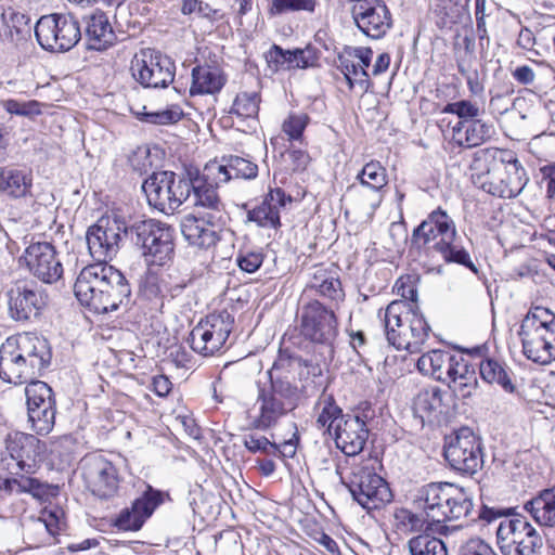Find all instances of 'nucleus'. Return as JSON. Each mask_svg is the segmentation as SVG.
I'll return each instance as SVG.
<instances>
[{"label":"nucleus","instance_id":"nucleus-1","mask_svg":"<svg viewBox=\"0 0 555 555\" xmlns=\"http://www.w3.org/2000/svg\"><path fill=\"white\" fill-rule=\"evenodd\" d=\"M469 177L476 188L501 198L516 197L529 181L519 160L496 147L474 153Z\"/></svg>","mask_w":555,"mask_h":555},{"label":"nucleus","instance_id":"nucleus-2","mask_svg":"<svg viewBox=\"0 0 555 555\" xmlns=\"http://www.w3.org/2000/svg\"><path fill=\"white\" fill-rule=\"evenodd\" d=\"M208 175H203L196 168H188L182 172L169 170L153 172L142 183L150 206L171 215L182 204H194L198 195L212 189Z\"/></svg>","mask_w":555,"mask_h":555},{"label":"nucleus","instance_id":"nucleus-3","mask_svg":"<svg viewBox=\"0 0 555 555\" xmlns=\"http://www.w3.org/2000/svg\"><path fill=\"white\" fill-rule=\"evenodd\" d=\"M51 357L43 337L29 333L9 337L0 346V378L14 385L29 383L50 364Z\"/></svg>","mask_w":555,"mask_h":555},{"label":"nucleus","instance_id":"nucleus-4","mask_svg":"<svg viewBox=\"0 0 555 555\" xmlns=\"http://www.w3.org/2000/svg\"><path fill=\"white\" fill-rule=\"evenodd\" d=\"M413 505L424 511L434 525L467 518L473 511L468 493L449 482H430L416 493Z\"/></svg>","mask_w":555,"mask_h":555},{"label":"nucleus","instance_id":"nucleus-5","mask_svg":"<svg viewBox=\"0 0 555 555\" xmlns=\"http://www.w3.org/2000/svg\"><path fill=\"white\" fill-rule=\"evenodd\" d=\"M386 338L396 349L410 353L421 351L431 328L418 307L405 301H391L383 315Z\"/></svg>","mask_w":555,"mask_h":555},{"label":"nucleus","instance_id":"nucleus-6","mask_svg":"<svg viewBox=\"0 0 555 555\" xmlns=\"http://www.w3.org/2000/svg\"><path fill=\"white\" fill-rule=\"evenodd\" d=\"M206 211L186 215L181 221V233L185 241L197 248L209 249L219 241V229L223 223L224 206L218 192L208 189L192 204Z\"/></svg>","mask_w":555,"mask_h":555},{"label":"nucleus","instance_id":"nucleus-7","mask_svg":"<svg viewBox=\"0 0 555 555\" xmlns=\"http://www.w3.org/2000/svg\"><path fill=\"white\" fill-rule=\"evenodd\" d=\"M518 335L528 360L548 364L555 359V314L550 309L531 308L521 321Z\"/></svg>","mask_w":555,"mask_h":555},{"label":"nucleus","instance_id":"nucleus-8","mask_svg":"<svg viewBox=\"0 0 555 555\" xmlns=\"http://www.w3.org/2000/svg\"><path fill=\"white\" fill-rule=\"evenodd\" d=\"M299 389L293 380L276 378L269 385H258L255 402L256 415L250 418V428L268 430L297 406Z\"/></svg>","mask_w":555,"mask_h":555},{"label":"nucleus","instance_id":"nucleus-9","mask_svg":"<svg viewBox=\"0 0 555 555\" xmlns=\"http://www.w3.org/2000/svg\"><path fill=\"white\" fill-rule=\"evenodd\" d=\"M129 237L149 264L162 267L173 258L175 230L164 222L154 219L135 222L129 228Z\"/></svg>","mask_w":555,"mask_h":555},{"label":"nucleus","instance_id":"nucleus-10","mask_svg":"<svg viewBox=\"0 0 555 555\" xmlns=\"http://www.w3.org/2000/svg\"><path fill=\"white\" fill-rule=\"evenodd\" d=\"M298 320L301 337L313 345L325 348L332 357L338 336V320L334 310L317 299L302 301L298 311Z\"/></svg>","mask_w":555,"mask_h":555},{"label":"nucleus","instance_id":"nucleus-11","mask_svg":"<svg viewBox=\"0 0 555 555\" xmlns=\"http://www.w3.org/2000/svg\"><path fill=\"white\" fill-rule=\"evenodd\" d=\"M496 540L503 555H535L543 546L541 533L522 515L501 520Z\"/></svg>","mask_w":555,"mask_h":555},{"label":"nucleus","instance_id":"nucleus-12","mask_svg":"<svg viewBox=\"0 0 555 555\" xmlns=\"http://www.w3.org/2000/svg\"><path fill=\"white\" fill-rule=\"evenodd\" d=\"M341 481L348 488L352 499L367 512L379 509L392 500L387 481L372 467L356 465L348 481H344L343 478Z\"/></svg>","mask_w":555,"mask_h":555},{"label":"nucleus","instance_id":"nucleus-13","mask_svg":"<svg viewBox=\"0 0 555 555\" xmlns=\"http://www.w3.org/2000/svg\"><path fill=\"white\" fill-rule=\"evenodd\" d=\"M34 30L38 43L48 51H68L81 38L79 23L70 14L43 15L37 21Z\"/></svg>","mask_w":555,"mask_h":555},{"label":"nucleus","instance_id":"nucleus-14","mask_svg":"<svg viewBox=\"0 0 555 555\" xmlns=\"http://www.w3.org/2000/svg\"><path fill=\"white\" fill-rule=\"evenodd\" d=\"M443 455L452 469L472 476L483 466L481 438L462 427L447 440Z\"/></svg>","mask_w":555,"mask_h":555},{"label":"nucleus","instance_id":"nucleus-15","mask_svg":"<svg viewBox=\"0 0 555 555\" xmlns=\"http://www.w3.org/2000/svg\"><path fill=\"white\" fill-rule=\"evenodd\" d=\"M233 324L234 319L227 310L210 313L193 327L188 343L195 352L214 356L224 347Z\"/></svg>","mask_w":555,"mask_h":555},{"label":"nucleus","instance_id":"nucleus-16","mask_svg":"<svg viewBox=\"0 0 555 555\" xmlns=\"http://www.w3.org/2000/svg\"><path fill=\"white\" fill-rule=\"evenodd\" d=\"M348 186V194L361 209L375 211L382 204L384 190L388 184L386 168L378 160L365 164Z\"/></svg>","mask_w":555,"mask_h":555},{"label":"nucleus","instance_id":"nucleus-17","mask_svg":"<svg viewBox=\"0 0 555 555\" xmlns=\"http://www.w3.org/2000/svg\"><path fill=\"white\" fill-rule=\"evenodd\" d=\"M129 236V228L117 218L101 217L86 233L89 253L96 262L112 260L120 248L121 235Z\"/></svg>","mask_w":555,"mask_h":555},{"label":"nucleus","instance_id":"nucleus-18","mask_svg":"<svg viewBox=\"0 0 555 555\" xmlns=\"http://www.w3.org/2000/svg\"><path fill=\"white\" fill-rule=\"evenodd\" d=\"M132 76L144 88H166L173 82V61L154 50H143L131 62Z\"/></svg>","mask_w":555,"mask_h":555},{"label":"nucleus","instance_id":"nucleus-19","mask_svg":"<svg viewBox=\"0 0 555 555\" xmlns=\"http://www.w3.org/2000/svg\"><path fill=\"white\" fill-rule=\"evenodd\" d=\"M10 317L15 321H28L40 315L48 305L49 295L34 281H18L5 294Z\"/></svg>","mask_w":555,"mask_h":555},{"label":"nucleus","instance_id":"nucleus-20","mask_svg":"<svg viewBox=\"0 0 555 555\" xmlns=\"http://www.w3.org/2000/svg\"><path fill=\"white\" fill-rule=\"evenodd\" d=\"M82 477L90 491L101 498L113 496L119 486L116 466L101 454L89 455L82 461Z\"/></svg>","mask_w":555,"mask_h":555},{"label":"nucleus","instance_id":"nucleus-21","mask_svg":"<svg viewBox=\"0 0 555 555\" xmlns=\"http://www.w3.org/2000/svg\"><path fill=\"white\" fill-rule=\"evenodd\" d=\"M23 259L29 273L46 284L57 282L63 275V264L55 247L49 242L30 244Z\"/></svg>","mask_w":555,"mask_h":555},{"label":"nucleus","instance_id":"nucleus-22","mask_svg":"<svg viewBox=\"0 0 555 555\" xmlns=\"http://www.w3.org/2000/svg\"><path fill=\"white\" fill-rule=\"evenodd\" d=\"M113 268L107 262H95L80 271L74 285V293L82 306L93 312L100 309V300L109 274L108 270H113Z\"/></svg>","mask_w":555,"mask_h":555},{"label":"nucleus","instance_id":"nucleus-23","mask_svg":"<svg viewBox=\"0 0 555 555\" xmlns=\"http://www.w3.org/2000/svg\"><path fill=\"white\" fill-rule=\"evenodd\" d=\"M455 230V224L447 211L437 208L413 230L411 242L420 249L435 250L453 236Z\"/></svg>","mask_w":555,"mask_h":555},{"label":"nucleus","instance_id":"nucleus-24","mask_svg":"<svg viewBox=\"0 0 555 555\" xmlns=\"http://www.w3.org/2000/svg\"><path fill=\"white\" fill-rule=\"evenodd\" d=\"M162 503V492L147 486V489L132 502L130 507L120 511L113 524L118 530L138 531Z\"/></svg>","mask_w":555,"mask_h":555},{"label":"nucleus","instance_id":"nucleus-25","mask_svg":"<svg viewBox=\"0 0 555 555\" xmlns=\"http://www.w3.org/2000/svg\"><path fill=\"white\" fill-rule=\"evenodd\" d=\"M352 18L357 27L372 39L384 37L391 27V14L382 1L362 2L353 5Z\"/></svg>","mask_w":555,"mask_h":555},{"label":"nucleus","instance_id":"nucleus-26","mask_svg":"<svg viewBox=\"0 0 555 555\" xmlns=\"http://www.w3.org/2000/svg\"><path fill=\"white\" fill-rule=\"evenodd\" d=\"M223 164H210L204 168L203 175L210 176L209 183L215 192L222 183L231 179H255L258 175V166L249 159L230 155L222 158Z\"/></svg>","mask_w":555,"mask_h":555},{"label":"nucleus","instance_id":"nucleus-27","mask_svg":"<svg viewBox=\"0 0 555 555\" xmlns=\"http://www.w3.org/2000/svg\"><path fill=\"white\" fill-rule=\"evenodd\" d=\"M335 443L347 456L358 455L364 448L369 429L365 422L358 415L347 414L334 431Z\"/></svg>","mask_w":555,"mask_h":555},{"label":"nucleus","instance_id":"nucleus-28","mask_svg":"<svg viewBox=\"0 0 555 555\" xmlns=\"http://www.w3.org/2000/svg\"><path fill=\"white\" fill-rule=\"evenodd\" d=\"M292 203V197L281 188L271 189L261 204L247 211V220L261 228L281 227L280 210Z\"/></svg>","mask_w":555,"mask_h":555},{"label":"nucleus","instance_id":"nucleus-29","mask_svg":"<svg viewBox=\"0 0 555 555\" xmlns=\"http://www.w3.org/2000/svg\"><path fill=\"white\" fill-rule=\"evenodd\" d=\"M7 451L20 470L33 474L37 468L39 440L33 435L15 434L7 440Z\"/></svg>","mask_w":555,"mask_h":555},{"label":"nucleus","instance_id":"nucleus-30","mask_svg":"<svg viewBox=\"0 0 555 555\" xmlns=\"http://www.w3.org/2000/svg\"><path fill=\"white\" fill-rule=\"evenodd\" d=\"M108 279L100 300V309L95 313L115 311L121 305H127L131 297V286L124 273L116 268L108 270Z\"/></svg>","mask_w":555,"mask_h":555},{"label":"nucleus","instance_id":"nucleus-31","mask_svg":"<svg viewBox=\"0 0 555 555\" xmlns=\"http://www.w3.org/2000/svg\"><path fill=\"white\" fill-rule=\"evenodd\" d=\"M302 367L308 370V374H312L314 377H321L322 370L318 364H313L311 361L302 359L300 356L294 354L288 350L281 349L271 370L267 372L269 383L273 384L276 378L292 380L291 374Z\"/></svg>","mask_w":555,"mask_h":555},{"label":"nucleus","instance_id":"nucleus-32","mask_svg":"<svg viewBox=\"0 0 555 555\" xmlns=\"http://www.w3.org/2000/svg\"><path fill=\"white\" fill-rule=\"evenodd\" d=\"M33 173L28 169L5 167L0 170V193L11 199L33 196Z\"/></svg>","mask_w":555,"mask_h":555},{"label":"nucleus","instance_id":"nucleus-33","mask_svg":"<svg viewBox=\"0 0 555 555\" xmlns=\"http://www.w3.org/2000/svg\"><path fill=\"white\" fill-rule=\"evenodd\" d=\"M451 393L439 387H429L418 392L414 399V411L422 420L433 421L449 410Z\"/></svg>","mask_w":555,"mask_h":555},{"label":"nucleus","instance_id":"nucleus-34","mask_svg":"<svg viewBox=\"0 0 555 555\" xmlns=\"http://www.w3.org/2000/svg\"><path fill=\"white\" fill-rule=\"evenodd\" d=\"M266 61L273 72H279L281 69L307 68L312 66L315 60L308 50H285L273 44L266 53Z\"/></svg>","mask_w":555,"mask_h":555},{"label":"nucleus","instance_id":"nucleus-35","mask_svg":"<svg viewBox=\"0 0 555 555\" xmlns=\"http://www.w3.org/2000/svg\"><path fill=\"white\" fill-rule=\"evenodd\" d=\"M86 36L89 49L96 51L105 50L116 39L107 15L100 10L86 17Z\"/></svg>","mask_w":555,"mask_h":555},{"label":"nucleus","instance_id":"nucleus-36","mask_svg":"<svg viewBox=\"0 0 555 555\" xmlns=\"http://www.w3.org/2000/svg\"><path fill=\"white\" fill-rule=\"evenodd\" d=\"M524 508L538 525L555 528V487L539 491Z\"/></svg>","mask_w":555,"mask_h":555},{"label":"nucleus","instance_id":"nucleus-37","mask_svg":"<svg viewBox=\"0 0 555 555\" xmlns=\"http://www.w3.org/2000/svg\"><path fill=\"white\" fill-rule=\"evenodd\" d=\"M227 79L221 70L208 65H197L192 69L191 95L215 94L219 92Z\"/></svg>","mask_w":555,"mask_h":555},{"label":"nucleus","instance_id":"nucleus-38","mask_svg":"<svg viewBox=\"0 0 555 555\" xmlns=\"http://www.w3.org/2000/svg\"><path fill=\"white\" fill-rule=\"evenodd\" d=\"M448 387L457 398L467 399L472 397L478 387L476 366L464 358L456 367V374L450 377Z\"/></svg>","mask_w":555,"mask_h":555},{"label":"nucleus","instance_id":"nucleus-39","mask_svg":"<svg viewBox=\"0 0 555 555\" xmlns=\"http://www.w3.org/2000/svg\"><path fill=\"white\" fill-rule=\"evenodd\" d=\"M464 130V140H459V145L466 147H475L487 140L494 133L493 126L482 121L481 119L461 120L453 127V133L460 134Z\"/></svg>","mask_w":555,"mask_h":555},{"label":"nucleus","instance_id":"nucleus-40","mask_svg":"<svg viewBox=\"0 0 555 555\" xmlns=\"http://www.w3.org/2000/svg\"><path fill=\"white\" fill-rule=\"evenodd\" d=\"M315 408L320 410L317 425L319 428H325L330 435L335 431L336 425H340V422L347 417V414H343L341 408L336 404L333 395L327 393L325 388L320 395Z\"/></svg>","mask_w":555,"mask_h":555},{"label":"nucleus","instance_id":"nucleus-41","mask_svg":"<svg viewBox=\"0 0 555 555\" xmlns=\"http://www.w3.org/2000/svg\"><path fill=\"white\" fill-rule=\"evenodd\" d=\"M435 250L441 255L447 263L461 264L474 274H478V268L472 260L469 253L463 245L462 237L457 235L456 231L453 233V236L440 244Z\"/></svg>","mask_w":555,"mask_h":555},{"label":"nucleus","instance_id":"nucleus-42","mask_svg":"<svg viewBox=\"0 0 555 555\" xmlns=\"http://www.w3.org/2000/svg\"><path fill=\"white\" fill-rule=\"evenodd\" d=\"M393 520L396 530L403 534L426 532L434 529L424 511L416 509V512H413L403 507L398 508L395 511Z\"/></svg>","mask_w":555,"mask_h":555},{"label":"nucleus","instance_id":"nucleus-43","mask_svg":"<svg viewBox=\"0 0 555 555\" xmlns=\"http://www.w3.org/2000/svg\"><path fill=\"white\" fill-rule=\"evenodd\" d=\"M337 69L344 75L350 90L359 87L361 92L365 93L372 88L367 70L357 65L345 51L337 56Z\"/></svg>","mask_w":555,"mask_h":555},{"label":"nucleus","instance_id":"nucleus-44","mask_svg":"<svg viewBox=\"0 0 555 555\" xmlns=\"http://www.w3.org/2000/svg\"><path fill=\"white\" fill-rule=\"evenodd\" d=\"M167 274H158L147 271L141 279L139 285V295L142 299L153 302L155 306H163L167 298Z\"/></svg>","mask_w":555,"mask_h":555},{"label":"nucleus","instance_id":"nucleus-45","mask_svg":"<svg viewBox=\"0 0 555 555\" xmlns=\"http://www.w3.org/2000/svg\"><path fill=\"white\" fill-rule=\"evenodd\" d=\"M468 0H434L433 13L439 27H450L466 13Z\"/></svg>","mask_w":555,"mask_h":555},{"label":"nucleus","instance_id":"nucleus-46","mask_svg":"<svg viewBox=\"0 0 555 555\" xmlns=\"http://www.w3.org/2000/svg\"><path fill=\"white\" fill-rule=\"evenodd\" d=\"M457 72L465 78L472 95H481L485 85L477 68V57L459 56L455 59Z\"/></svg>","mask_w":555,"mask_h":555},{"label":"nucleus","instance_id":"nucleus-47","mask_svg":"<svg viewBox=\"0 0 555 555\" xmlns=\"http://www.w3.org/2000/svg\"><path fill=\"white\" fill-rule=\"evenodd\" d=\"M23 537L29 547H40L53 543V534L47 525L38 518H30L23 525Z\"/></svg>","mask_w":555,"mask_h":555},{"label":"nucleus","instance_id":"nucleus-48","mask_svg":"<svg viewBox=\"0 0 555 555\" xmlns=\"http://www.w3.org/2000/svg\"><path fill=\"white\" fill-rule=\"evenodd\" d=\"M479 373L482 379L489 384L496 383L505 391L513 392L515 387L501 363L493 359H487L479 364Z\"/></svg>","mask_w":555,"mask_h":555},{"label":"nucleus","instance_id":"nucleus-49","mask_svg":"<svg viewBox=\"0 0 555 555\" xmlns=\"http://www.w3.org/2000/svg\"><path fill=\"white\" fill-rule=\"evenodd\" d=\"M408 547L411 555H448L443 541L427 533L412 538Z\"/></svg>","mask_w":555,"mask_h":555},{"label":"nucleus","instance_id":"nucleus-50","mask_svg":"<svg viewBox=\"0 0 555 555\" xmlns=\"http://www.w3.org/2000/svg\"><path fill=\"white\" fill-rule=\"evenodd\" d=\"M28 420L33 429L39 435H47L51 431L55 421V404H42L27 410Z\"/></svg>","mask_w":555,"mask_h":555},{"label":"nucleus","instance_id":"nucleus-51","mask_svg":"<svg viewBox=\"0 0 555 555\" xmlns=\"http://www.w3.org/2000/svg\"><path fill=\"white\" fill-rule=\"evenodd\" d=\"M242 443L245 449L253 454H261L267 457L278 455L280 452V446L274 441L269 440L266 436L258 431L245 433L242 436Z\"/></svg>","mask_w":555,"mask_h":555},{"label":"nucleus","instance_id":"nucleus-52","mask_svg":"<svg viewBox=\"0 0 555 555\" xmlns=\"http://www.w3.org/2000/svg\"><path fill=\"white\" fill-rule=\"evenodd\" d=\"M1 16L9 28L12 40H21L30 37L31 20L27 14L9 10L4 11Z\"/></svg>","mask_w":555,"mask_h":555},{"label":"nucleus","instance_id":"nucleus-53","mask_svg":"<svg viewBox=\"0 0 555 555\" xmlns=\"http://www.w3.org/2000/svg\"><path fill=\"white\" fill-rule=\"evenodd\" d=\"M27 410L44 404H55L52 388L44 382L33 379L25 387Z\"/></svg>","mask_w":555,"mask_h":555},{"label":"nucleus","instance_id":"nucleus-54","mask_svg":"<svg viewBox=\"0 0 555 555\" xmlns=\"http://www.w3.org/2000/svg\"><path fill=\"white\" fill-rule=\"evenodd\" d=\"M260 94L258 92H240L234 99L230 114L240 118H256L259 112Z\"/></svg>","mask_w":555,"mask_h":555},{"label":"nucleus","instance_id":"nucleus-55","mask_svg":"<svg viewBox=\"0 0 555 555\" xmlns=\"http://www.w3.org/2000/svg\"><path fill=\"white\" fill-rule=\"evenodd\" d=\"M317 4L318 0H270L268 13L270 16H280L299 11L313 13Z\"/></svg>","mask_w":555,"mask_h":555},{"label":"nucleus","instance_id":"nucleus-56","mask_svg":"<svg viewBox=\"0 0 555 555\" xmlns=\"http://www.w3.org/2000/svg\"><path fill=\"white\" fill-rule=\"evenodd\" d=\"M447 361V351L431 350L424 353L417 360L416 366L418 371L433 378H441V365Z\"/></svg>","mask_w":555,"mask_h":555},{"label":"nucleus","instance_id":"nucleus-57","mask_svg":"<svg viewBox=\"0 0 555 555\" xmlns=\"http://www.w3.org/2000/svg\"><path fill=\"white\" fill-rule=\"evenodd\" d=\"M182 116V109L178 105H172L156 112H144L141 120L153 125H170L178 122Z\"/></svg>","mask_w":555,"mask_h":555},{"label":"nucleus","instance_id":"nucleus-58","mask_svg":"<svg viewBox=\"0 0 555 555\" xmlns=\"http://www.w3.org/2000/svg\"><path fill=\"white\" fill-rule=\"evenodd\" d=\"M3 488L9 492L22 493L30 492L34 495H40L43 488L42 483L35 478L21 476V478H8L3 480Z\"/></svg>","mask_w":555,"mask_h":555},{"label":"nucleus","instance_id":"nucleus-59","mask_svg":"<svg viewBox=\"0 0 555 555\" xmlns=\"http://www.w3.org/2000/svg\"><path fill=\"white\" fill-rule=\"evenodd\" d=\"M264 260V253L258 249H242L236 256L238 268L247 273H255Z\"/></svg>","mask_w":555,"mask_h":555},{"label":"nucleus","instance_id":"nucleus-60","mask_svg":"<svg viewBox=\"0 0 555 555\" xmlns=\"http://www.w3.org/2000/svg\"><path fill=\"white\" fill-rule=\"evenodd\" d=\"M309 122L310 117L307 114H292L284 120L282 128L291 140L298 141L301 140L302 133Z\"/></svg>","mask_w":555,"mask_h":555},{"label":"nucleus","instance_id":"nucleus-61","mask_svg":"<svg viewBox=\"0 0 555 555\" xmlns=\"http://www.w3.org/2000/svg\"><path fill=\"white\" fill-rule=\"evenodd\" d=\"M443 113L448 114H454L459 118L467 120V119H476V117L479 115L480 111L479 107L468 101V100H461L452 103H448L444 108Z\"/></svg>","mask_w":555,"mask_h":555},{"label":"nucleus","instance_id":"nucleus-62","mask_svg":"<svg viewBox=\"0 0 555 555\" xmlns=\"http://www.w3.org/2000/svg\"><path fill=\"white\" fill-rule=\"evenodd\" d=\"M459 555H498L492 546L480 538H472L461 545Z\"/></svg>","mask_w":555,"mask_h":555},{"label":"nucleus","instance_id":"nucleus-63","mask_svg":"<svg viewBox=\"0 0 555 555\" xmlns=\"http://www.w3.org/2000/svg\"><path fill=\"white\" fill-rule=\"evenodd\" d=\"M314 293L331 300H340L344 298L341 283L339 279L334 275V273L328 276L325 283L317 285Z\"/></svg>","mask_w":555,"mask_h":555},{"label":"nucleus","instance_id":"nucleus-64","mask_svg":"<svg viewBox=\"0 0 555 555\" xmlns=\"http://www.w3.org/2000/svg\"><path fill=\"white\" fill-rule=\"evenodd\" d=\"M396 287L398 294L404 299L403 301L412 304L414 307H417L415 304L417 299V289L413 284L412 276H401L396 282Z\"/></svg>","mask_w":555,"mask_h":555}]
</instances>
